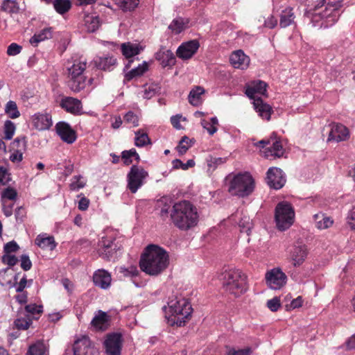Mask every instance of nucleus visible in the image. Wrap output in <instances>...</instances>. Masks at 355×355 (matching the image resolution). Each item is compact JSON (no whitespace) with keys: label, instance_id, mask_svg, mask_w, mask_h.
Masks as SVG:
<instances>
[{"label":"nucleus","instance_id":"23","mask_svg":"<svg viewBox=\"0 0 355 355\" xmlns=\"http://www.w3.org/2000/svg\"><path fill=\"white\" fill-rule=\"evenodd\" d=\"M60 106L67 112L73 114H80L82 110V103L80 100L73 97H65L61 100Z\"/></svg>","mask_w":355,"mask_h":355},{"label":"nucleus","instance_id":"35","mask_svg":"<svg viewBox=\"0 0 355 355\" xmlns=\"http://www.w3.org/2000/svg\"><path fill=\"white\" fill-rule=\"evenodd\" d=\"M47 347L42 340H37L31 344L27 350L26 355H45Z\"/></svg>","mask_w":355,"mask_h":355},{"label":"nucleus","instance_id":"54","mask_svg":"<svg viewBox=\"0 0 355 355\" xmlns=\"http://www.w3.org/2000/svg\"><path fill=\"white\" fill-rule=\"evenodd\" d=\"M124 121L128 124L132 125L133 127H137L139 125V118L132 111H129L125 114Z\"/></svg>","mask_w":355,"mask_h":355},{"label":"nucleus","instance_id":"20","mask_svg":"<svg viewBox=\"0 0 355 355\" xmlns=\"http://www.w3.org/2000/svg\"><path fill=\"white\" fill-rule=\"evenodd\" d=\"M93 282L95 286L105 290L111 286L112 277L108 271L98 269L94 272Z\"/></svg>","mask_w":355,"mask_h":355},{"label":"nucleus","instance_id":"39","mask_svg":"<svg viewBox=\"0 0 355 355\" xmlns=\"http://www.w3.org/2000/svg\"><path fill=\"white\" fill-rule=\"evenodd\" d=\"M150 139H149L146 132L143 130H138L135 132V144L137 147H143L146 145L150 144Z\"/></svg>","mask_w":355,"mask_h":355},{"label":"nucleus","instance_id":"18","mask_svg":"<svg viewBox=\"0 0 355 355\" xmlns=\"http://www.w3.org/2000/svg\"><path fill=\"white\" fill-rule=\"evenodd\" d=\"M266 83L261 80L252 81L245 86V94L246 96L252 99L260 98L259 95H265L266 92Z\"/></svg>","mask_w":355,"mask_h":355},{"label":"nucleus","instance_id":"6","mask_svg":"<svg viewBox=\"0 0 355 355\" xmlns=\"http://www.w3.org/2000/svg\"><path fill=\"white\" fill-rule=\"evenodd\" d=\"M254 187V180L250 173H238L230 180L228 191L232 196L245 198L253 192Z\"/></svg>","mask_w":355,"mask_h":355},{"label":"nucleus","instance_id":"2","mask_svg":"<svg viewBox=\"0 0 355 355\" xmlns=\"http://www.w3.org/2000/svg\"><path fill=\"white\" fill-rule=\"evenodd\" d=\"M173 225L181 231H188L195 227L199 221L196 207L188 200L174 203L170 211Z\"/></svg>","mask_w":355,"mask_h":355},{"label":"nucleus","instance_id":"32","mask_svg":"<svg viewBox=\"0 0 355 355\" xmlns=\"http://www.w3.org/2000/svg\"><path fill=\"white\" fill-rule=\"evenodd\" d=\"M295 16L293 8L288 7L282 11L280 15L279 26L281 28H286L294 23Z\"/></svg>","mask_w":355,"mask_h":355},{"label":"nucleus","instance_id":"10","mask_svg":"<svg viewBox=\"0 0 355 355\" xmlns=\"http://www.w3.org/2000/svg\"><path fill=\"white\" fill-rule=\"evenodd\" d=\"M73 355H97L98 350L92 345L89 338L83 335L77 338L73 345Z\"/></svg>","mask_w":355,"mask_h":355},{"label":"nucleus","instance_id":"49","mask_svg":"<svg viewBox=\"0 0 355 355\" xmlns=\"http://www.w3.org/2000/svg\"><path fill=\"white\" fill-rule=\"evenodd\" d=\"M26 148V141L25 137L16 138L10 145V150L24 151Z\"/></svg>","mask_w":355,"mask_h":355},{"label":"nucleus","instance_id":"56","mask_svg":"<svg viewBox=\"0 0 355 355\" xmlns=\"http://www.w3.org/2000/svg\"><path fill=\"white\" fill-rule=\"evenodd\" d=\"M17 193L15 189L11 187H8L2 192V200H15L17 198Z\"/></svg>","mask_w":355,"mask_h":355},{"label":"nucleus","instance_id":"15","mask_svg":"<svg viewBox=\"0 0 355 355\" xmlns=\"http://www.w3.org/2000/svg\"><path fill=\"white\" fill-rule=\"evenodd\" d=\"M289 259L295 267L300 266L305 261L307 249L304 245L295 244L288 250Z\"/></svg>","mask_w":355,"mask_h":355},{"label":"nucleus","instance_id":"31","mask_svg":"<svg viewBox=\"0 0 355 355\" xmlns=\"http://www.w3.org/2000/svg\"><path fill=\"white\" fill-rule=\"evenodd\" d=\"M315 227L319 230H325L334 223L333 219L322 212H319L313 216Z\"/></svg>","mask_w":355,"mask_h":355},{"label":"nucleus","instance_id":"26","mask_svg":"<svg viewBox=\"0 0 355 355\" xmlns=\"http://www.w3.org/2000/svg\"><path fill=\"white\" fill-rule=\"evenodd\" d=\"M263 154L266 158L282 157L284 155V148L281 142L271 137V144L265 149Z\"/></svg>","mask_w":355,"mask_h":355},{"label":"nucleus","instance_id":"41","mask_svg":"<svg viewBox=\"0 0 355 355\" xmlns=\"http://www.w3.org/2000/svg\"><path fill=\"white\" fill-rule=\"evenodd\" d=\"M132 157H134L137 162L140 160V157L135 148L124 150L121 153V158L125 165H130L132 162Z\"/></svg>","mask_w":355,"mask_h":355},{"label":"nucleus","instance_id":"34","mask_svg":"<svg viewBox=\"0 0 355 355\" xmlns=\"http://www.w3.org/2000/svg\"><path fill=\"white\" fill-rule=\"evenodd\" d=\"M52 37V29L51 28H45L38 33H35L31 39L30 43L36 46L37 44L45 40L51 38Z\"/></svg>","mask_w":355,"mask_h":355},{"label":"nucleus","instance_id":"27","mask_svg":"<svg viewBox=\"0 0 355 355\" xmlns=\"http://www.w3.org/2000/svg\"><path fill=\"white\" fill-rule=\"evenodd\" d=\"M35 243L42 249L50 250H54L57 245L53 236L44 233L37 236Z\"/></svg>","mask_w":355,"mask_h":355},{"label":"nucleus","instance_id":"57","mask_svg":"<svg viewBox=\"0 0 355 355\" xmlns=\"http://www.w3.org/2000/svg\"><path fill=\"white\" fill-rule=\"evenodd\" d=\"M259 21H263V26L268 28H273L277 25V20L273 17V15H270L267 19L261 17Z\"/></svg>","mask_w":355,"mask_h":355},{"label":"nucleus","instance_id":"38","mask_svg":"<svg viewBox=\"0 0 355 355\" xmlns=\"http://www.w3.org/2000/svg\"><path fill=\"white\" fill-rule=\"evenodd\" d=\"M1 10L8 14H17L19 12V6L15 0H3L1 6Z\"/></svg>","mask_w":355,"mask_h":355},{"label":"nucleus","instance_id":"19","mask_svg":"<svg viewBox=\"0 0 355 355\" xmlns=\"http://www.w3.org/2000/svg\"><path fill=\"white\" fill-rule=\"evenodd\" d=\"M55 128L58 135L63 141L67 144H72L76 141V132L68 123L59 122L56 124Z\"/></svg>","mask_w":355,"mask_h":355},{"label":"nucleus","instance_id":"61","mask_svg":"<svg viewBox=\"0 0 355 355\" xmlns=\"http://www.w3.org/2000/svg\"><path fill=\"white\" fill-rule=\"evenodd\" d=\"M21 268L25 270H29L32 267V262L29 257L26 254H22L20 257Z\"/></svg>","mask_w":355,"mask_h":355},{"label":"nucleus","instance_id":"1","mask_svg":"<svg viewBox=\"0 0 355 355\" xmlns=\"http://www.w3.org/2000/svg\"><path fill=\"white\" fill-rule=\"evenodd\" d=\"M169 263L167 252L159 245L150 244L144 250L140 261L141 270L149 275H158L162 272Z\"/></svg>","mask_w":355,"mask_h":355},{"label":"nucleus","instance_id":"17","mask_svg":"<svg viewBox=\"0 0 355 355\" xmlns=\"http://www.w3.org/2000/svg\"><path fill=\"white\" fill-rule=\"evenodd\" d=\"M116 245L114 240L103 237L98 244V253L104 259L110 260L116 253Z\"/></svg>","mask_w":355,"mask_h":355},{"label":"nucleus","instance_id":"47","mask_svg":"<svg viewBox=\"0 0 355 355\" xmlns=\"http://www.w3.org/2000/svg\"><path fill=\"white\" fill-rule=\"evenodd\" d=\"M10 270L9 267L0 270V284L3 286L12 283V273H9Z\"/></svg>","mask_w":355,"mask_h":355},{"label":"nucleus","instance_id":"22","mask_svg":"<svg viewBox=\"0 0 355 355\" xmlns=\"http://www.w3.org/2000/svg\"><path fill=\"white\" fill-rule=\"evenodd\" d=\"M155 58L160 62L163 67H172L175 64V57L173 53L162 46L155 54Z\"/></svg>","mask_w":355,"mask_h":355},{"label":"nucleus","instance_id":"8","mask_svg":"<svg viewBox=\"0 0 355 355\" xmlns=\"http://www.w3.org/2000/svg\"><path fill=\"white\" fill-rule=\"evenodd\" d=\"M295 211L291 203L286 201L279 202L275 209V221L277 229L284 231L294 223Z\"/></svg>","mask_w":355,"mask_h":355},{"label":"nucleus","instance_id":"46","mask_svg":"<svg viewBox=\"0 0 355 355\" xmlns=\"http://www.w3.org/2000/svg\"><path fill=\"white\" fill-rule=\"evenodd\" d=\"M239 225L241 232L249 234L252 227V223L250 217L245 215L241 218Z\"/></svg>","mask_w":355,"mask_h":355},{"label":"nucleus","instance_id":"28","mask_svg":"<svg viewBox=\"0 0 355 355\" xmlns=\"http://www.w3.org/2000/svg\"><path fill=\"white\" fill-rule=\"evenodd\" d=\"M34 126L40 130L49 129L52 125L51 117L48 114H36L33 117Z\"/></svg>","mask_w":355,"mask_h":355},{"label":"nucleus","instance_id":"64","mask_svg":"<svg viewBox=\"0 0 355 355\" xmlns=\"http://www.w3.org/2000/svg\"><path fill=\"white\" fill-rule=\"evenodd\" d=\"M143 97L146 99H150L157 94V89L153 85L146 87L144 89Z\"/></svg>","mask_w":355,"mask_h":355},{"label":"nucleus","instance_id":"24","mask_svg":"<svg viewBox=\"0 0 355 355\" xmlns=\"http://www.w3.org/2000/svg\"><path fill=\"white\" fill-rule=\"evenodd\" d=\"M91 325L97 331H105L110 325V316L99 310L91 322Z\"/></svg>","mask_w":355,"mask_h":355},{"label":"nucleus","instance_id":"43","mask_svg":"<svg viewBox=\"0 0 355 355\" xmlns=\"http://www.w3.org/2000/svg\"><path fill=\"white\" fill-rule=\"evenodd\" d=\"M217 124L218 119L216 116L211 117L210 119V121L205 119L201 121V125L205 130H207L210 135H213L217 131V128L216 126Z\"/></svg>","mask_w":355,"mask_h":355},{"label":"nucleus","instance_id":"44","mask_svg":"<svg viewBox=\"0 0 355 355\" xmlns=\"http://www.w3.org/2000/svg\"><path fill=\"white\" fill-rule=\"evenodd\" d=\"M85 22L89 32L95 31L99 26V20L97 17L87 16Z\"/></svg>","mask_w":355,"mask_h":355},{"label":"nucleus","instance_id":"14","mask_svg":"<svg viewBox=\"0 0 355 355\" xmlns=\"http://www.w3.org/2000/svg\"><path fill=\"white\" fill-rule=\"evenodd\" d=\"M267 183L275 189H279L284 185L286 178L283 171L278 168H270L267 172Z\"/></svg>","mask_w":355,"mask_h":355},{"label":"nucleus","instance_id":"48","mask_svg":"<svg viewBox=\"0 0 355 355\" xmlns=\"http://www.w3.org/2000/svg\"><path fill=\"white\" fill-rule=\"evenodd\" d=\"M208 171L213 172L218 165H221L225 162V159L222 157H210L207 159Z\"/></svg>","mask_w":355,"mask_h":355},{"label":"nucleus","instance_id":"7","mask_svg":"<svg viewBox=\"0 0 355 355\" xmlns=\"http://www.w3.org/2000/svg\"><path fill=\"white\" fill-rule=\"evenodd\" d=\"M87 67V59L80 56L74 60L71 67L68 68L69 80V86L70 89L75 92H79L86 86V78L83 75V72Z\"/></svg>","mask_w":355,"mask_h":355},{"label":"nucleus","instance_id":"53","mask_svg":"<svg viewBox=\"0 0 355 355\" xmlns=\"http://www.w3.org/2000/svg\"><path fill=\"white\" fill-rule=\"evenodd\" d=\"M117 4L124 10H132L137 7L139 0H115Z\"/></svg>","mask_w":355,"mask_h":355},{"label":"nucleus","instance_id":"52","mask_svg":"<svg viewBox=\"0 0 355 355\" xmlns=\"http://www.w3.org/2000/svg\"><path fill=\"white\" fill-rule=\"evenodd\" d=\"M32 322L29 316L25 318H19L15 320V324L18 329L26 330L27 329Z\"/></svg>","mask_w":355,"mask_h":355},{"label":"nucleus","instance_id":"12","mask_svg":"<svg viewBox=\"0 0 355 355\" xmlns=\"http://www.w3.org/2000/svg\"><path fill=\"white\" fill-rule=\"evenodd\" d=\"M122 342L123 339L121 334L113 333L107 335L104 342L107 355H121Z\"/></svg>","mask_w":355,"mask_h":355},{"label":"nucleus","instance_id":"3","mask_svg":"<svg viewBox=\"0 0 355 355\" xmlns=\"http://www.w3.org/2000/svg\"><path fill=\"white\" fill-rule=\"evenodd\" d=\"M223 286L225 291L239 297L248 289V277L241 270L231 268L223 273Z\"/></svg>","mask_w":355,"mask_h":355},{"label":"nucleus","instance_id":"33","mask_svg":"<svg viewBox=\"0 0 355 355\" xmlns=\"http://www.w3.org/2000/svg\"><path fill=\"white\" fill-rule=\"evenodd\" d=\"M205 89L200 86H196L193 88L189 94V102L193 106H198L202 103V95L205 93Z\"/></svg>","mask_w":355,"mask_h":355},{"label":"nucleus","instance_id":"37","mask_svg":"<svg viewBox=\"0 0 355 355\" xmlns=\"http://www.w3.org/2000/svg\"><path fill=\"white\" fill-rule=\"evenodd\" d=\"M141 49L139 45L133 44L131 43H124L121 45V51L123 55L127 58H130L136 55H138Z\"/></svg>","mask_w":355,"mask_h":355},{"label":"nucleus","instance_id":"63","mask_svg":"<svg viewBox=\"0 0 355 355\" xmlns=\"http://www.w3.org/2000/svg\"><path fill=\"white\" fill-rule=\"evenodd\" d=\"M21 49L22 47L20 45L16 43H12L8 46L7 49V53L10 56H14L19 54Z\"/></svg>","mask_w":355,"mask_h":355},{"label":"nucleus","instance_id":"40","mask_svg":"<svg viewBox=\"0 0 355 355\" xmlns=\"http://www.w3.org/2000/svg\"><path fill=\"white\" fill-rule=\"evenodd\" d=\"M71 3L69 0H55L53 7L59 14H64L71 8Z\"/></svg>","mask_w":355,"mask_h":355},{"label":"nucleus","instance_id":"4","mask_svg":"<svg viewBox=\"0 0 355 355\" xmlns=\"http://www.w3.org/2000/svg\"><path fill=\"white\" fill-rule=\"evenodd\" d=\"M164 309L166 314H171L168 319H171L173 324H176L179 327L184 324L185 320L191 316L193 311L189 301L182 297L171 300L168 302V308L164 306Z\"/></svg>","mask_w":355,"mask_h":355},{"label":"nucleus","instance_id":"42","mask_svg":"<svg viewBox=\"0 0 355 355\" xmlns=\"http://www.w3.org/2000/svg\"><path fill=\"white\" fill-rule=\"evenodd\" d=\"M5 112L11 119H16L20 116L17 105L15 101H9L5 107Z\"/></svg>","mask_w":355,"mask_h":355},{"label":"nucleus","instance_id":"29","mask_svg":"<svg viewBox=\"0 0 355 355\" xmlns=\"http://www.w3.org/2000/svg\"><path fill=\"white\" fill-rule=\"evenodd\" d=\"M253 105L254 110L261 118L266 120L270 119L272 107L268 104L263 103L261 98H254Z\"/></svg>","mask_w":355,"mask_h":355},{"label":"nucleus","instance_id":"59","mask_svg":"<svg viewBox=\"0 0 355 355\" xmlns=\"http://www.w3.org/2000/svg\"><path fill=\"white\" fill-rule=\"evenodd\" d=\"M2 262L4 264H7L8 266H14L18 261L17 258L15 255H10V254H5L1 259Z\"/></svg>","mask_w":355,"mask_h":355},{"label":"nucleus","instance_id":"21","mask_svg":"<svg viewBox=\"0 0 355 355\" xmlns=\"http://www.w3.org/2000/svg\"><path fill=\"white\" fill-rule=\"evenodd\" d=\"M230 61L234 68L243 70L248 67L250 60L242 50H237L232 53Z\"/></svg>","mask_w":355,"mask_h":355},{"label":"nucleus","instance_id":"50","mask_svg":"<svg viewBox=\"0 0 355 355\" xmlns=\"http://www.w3.org/2000/svg\"><path fill=\"white\" fill-rule=\"evenodd\" d=\"M119 272L122 274L124 277H133L138 275L139 270L136 266H130L128 268L120 267Z\"/></svg>","mask_w":355,"mask_h":355},{"label":"nucleus","instance_id":"51","mask_svg":"<svg viewBox=\"0 0 355 355\" xmlns=\"http://www.w3.org/2000/svg\"><path fill=\"white\" fill-rule=\"evenodd\" d=\"M86 182L81 175H76L71 180L70 189L71 190H78L83 188Z\"/></svg>","mask_w":355,"mask_h":355},{"label":"nucleus","instance_id":"5","mask_svg":"<svg viewBox=\"0 0 355 355\" xmlns=\"http://www.w3.org/2000/svg\"><path fill=\"white\" fill-rule=\"evenodd\" d=\"M325 3V0H319L315 6L314 12L311 14V16H309L311 17L313 26L327 27L329 26L328 22H331V24H332L337 21L334 13L340 7V3L338 1L329 2L325 6L324 10L319 12L318 10L324 6Z\"/></svg>","mask_w":355,"mask_h":355},{"label":"nucleus","instance_id":"36","mask_svg":"<svg viewBox=\"0 0 355 355\" xmlns=\"http://www.w3.org/2000/svg\"><path fill=\"white\" fill-rule=\"evenodd\" d=\"M148 70V64L144 62L142 64H139L138 67L132 69L130 71L125 74V80L130 81L134 78L140 76Z\"/></svg>","mask_w":355,"mask_h":355},{"label":"nucleus","instance_id":"60","mask_svg":"<svg viewBox=\"0 0 355 355\" xmlns=\"http://www.w3.org/2000/svg\"><path fill=\"white\" fill-rule=\"evenodd\" d=\"M42 306H38L35 304H28V305H26V307H25V311L28 313H31L32 315H35V314H40L42 312Z\"/></svg>","mask_w":355,"mask_h":355},{"label":"nucleus","instance_id":"55","mask_svg":"<svg viewBox=\"0 0 355 355\" xmlns=\"http://www.w3.org/2000/svg\"><path fill=\"white\" fill-rule=\"evenodd\" d=\"M346 221L349 227L352 230H355V205L349 210Z\"/></svg>","mask_w":355,"mask_h":355},{"label":"nucleus","instance_id":"9","mask_svg":"<svg viewBox=\"0 0 355 355\" xmlns=\"http://www.w3.org/2000/svg\"><path fill=\"white\" fill-rule=\"evenodd\" d=\"M148 173L141 166L132 165L127 175V187L135 193L144 184Z\"/></svg>","mask_w":355,"mask_h":355},{"label":"nucleus","instance_id":"45","mask_svg":"<svg viewBox=\"0 0 355 355\" xmlns=\"http://www.w3.org/2000/svg\"><path fill=\"white\" fill-rule=\"evenodd\" d=\"M15 125L11 121L7 120L4 123L3 132H4V139L6 140H10L13 137L15 132Z\"/></svg>","mask_w":355,"mask_h":355},{"label":"nucleus","instance_id":"13","mask_svg":"<svg viewBox=\"0 0 355 355\" xmlns=\"http://www.w3.org/2000/svg\"><path fill=\"white\" fill-rule=\"evenodd\" d=\"M200 47V43L196 40L182 43L177 49L176 55L182 60L191 58Z\"/></svg>","mask_w":355,"mask_h":355},{"label":"nucleus","instance_id":"16","mask_svg":"<svg viewBox=\"0 0 355 355\" xmlns=\"http://www.w3.org/2000/svg\"><path fill=\"white\" fill-rule=\"evenodd\" d=\"M331 130L327 141L339 142L347 140L349 137L348 128L340 123H332L330 124Z\"/></svg>","mask_w":355,"mask_h":355},{"label":"nucleus","instance_id":"11","mask_svg":"<svg viewBox=\"0 0 355 355\" xmlns=\"http://www.w3.org/2000/svg\"><path fill=\"white\" fill-rule=\"evenodd\" d=\"M265 279L270 288L277 290L286 284L287 277L280 268H275L266 272Z\"/></svg>","mask_w":355,"mask_h":355},{"label":"nucleus","instance_id":"30","mask_svg":"<svg viewBox=\"0 0 355 355\" xmlns=\"http://www.w3.org/2000/svg\"><path fill=\"white\" fill-rule=\"evenodd\" d=\"M189 20L187 18L178 17L175 18L168 25V28L172 34L178 35L184 31L189 24Z\"/></svg>","mask_w":355,"mask_h":355},{"label":"nucleus","instance_id":"58","mask_svg":"<svg viewBox=\"0 0 355 355\" xmlns=\"http://www.w3.org/2000/svg\"><path fill=\"white\" fill-rule=\"evenodd\" d=\"M252 350L250 347L245 349H236L234 348H230L227 352V355H251Z\"/></svg>","mask_w":355,"mask_h":355},{"label":"nucleus","instance_id":"62","mask_svg":"<svg viewBox=\"0 0 355 355\" xmlns=\"http://www.w3.org/2000/svg\"><path fill=\"white\" fill-rule=\"evenodd\" d=\"M19 248L18 244L15 241H12L5 244L3 250L5 254H10L17 252Z\"/></svg>","mask_w":355,"mask_h":355},{"label":"nucleus","instance_id":"25","mask_svg":"<svg viewBox=\"0 0 355 355\" xmlns=\"http://www.w3.org/2000/svg\"><path fill=\"white\" fill-rule=\"evenodd\" d=\"M95 66L103 71H112L116 64V59L112 55L96 57L94 60Z\"/></svg>","mask_w":355,"mask_h":355}]
</instances>
